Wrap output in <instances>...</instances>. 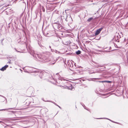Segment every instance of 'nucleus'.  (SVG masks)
I'll return each instance as SVG.
<instances>
[{
    "mask_svg": "<svg viewBox=\"0 0 128 128\" xmlns=\"http://www.w3.org/2000/svg\"><path fill=\"white\" fill-rule=\"evenodd\" d=\"M49 47L50 48H51V46H49Z\"/></svg>",
    "mask_w": 128,
    "mask_h": 128,
    "instance_id": "nucleus-38",
    "label": "nucleus"
},
{
    "mask_svg": "<svg viewBox=\"0 0 128 128\" xmlns=\"http://www.w3.org/2000/svg\"><path fill=\"white\" fill-rule=\"evenodd\" d=\"M102 29V28H101L96 30V35L98 34L100 32Z\"/></svg>",
    "mask_w": 128,
    "mask_h": 128,
    "instance_id": "nucleus-8",
    "label": "nucleus"
},
{
    "mask_svg": "<svg viewBox=\"0 0 128 128\" xmlns=\"http://www.w3.org/2000/svg\"><path fill=\"white\" fill-rule=\"evenodd\" d=\"M55 39H56V41H54L53 42V44L55 46H57L59 45L60 42L58 40V38L57 37H56Z\"/></svg>",
    "mask_w": 128,
    "mask_h": 128,
    "instance_id": "nucleus-2",
    "label": "nucleus"
},
{
    "mask_svg": "<svg viewBox=\"0 0 128 128\" xmlns=\"http://www.w3.org/2000/svg\"><path fill=\"white\" fill-rule=\"evenodd\" d=\"M96 50L95 49H94V48H92L91 50V52L93 55L95 54L96 55V53L95 52L96 51Z\"/></svg>",
    "mask_w": 128,
    "mask_h": 128,
    "instance_id": "nucleus-5",
    "label": "nucleus"
},
{
    "mask_svg": "<svg viewBox=\"0 0 128 128\" xmlns=\"http://www.w3.org/2000/svg\"><path fill=\"white\" fill-rule=\"evenodd\" d=\"M14 49L15 50H16V51L18 52H20V53H22L23 52H21V51H18V50H16V48H14Z\"/></svg>",
    "mask_w": 128,
    "mask_h": 128,
    "instance_id": "nucleus-20",
    "label": "nucleus"
},
{
    "mask_svg": "<svg viewBox=\"0 0 128 128\" xmlns=\"http://www.w3.org/2000/svg\"><path fill=\"white\" fill-rule=\"evenodd\" d=\"M111 82V81H107V82L108 83H110Z\"/></svg>",
    "mask_w": 128,
    "mask_h": 128,
    "instance_id": "nucleus-29",
    "label": "nucleus"
},
{
    "mask_svg": "<svg viewBox=\"0 0 128 128\" xmlns=\"http://www.w3.org/2000/svg\"><path fill=\"white\" fill-rule=\"evenodd\" d=\"M95 73V72H92V73H91V74H92V73Z\"/></svg>",
    "mask_w": 128,
    "mask_h": 128,
    "instance_id": "nucleus-42",
    "label": "nucleus"
},
{
    "mask_svg": "<svg viewBox=\"0 0 128 128\" xmlns=\"http://www.w3.org/2000/svg\"><path fill=\"white\" fill-rule=\"evenodd\" d=\"M8 67V65H6L4 67H2V68L0 69V70L2 71H4L6 70V68Z\"/></svg>",
    "mask_w": 128,
    "mask_h": 128,
    "instance_id": "nucleus-6",
    "label": "nucleus"
},
{
    "mask_svg": "<svg viewBox=\"0 0 128 128\" xmlns=\"http://www.w3.org/2000/svg\"><path fill=\"white\" fill-rule=\"evenodd\" d=\"M57 60L56 59V60L53 58H52V60H51L50 61L49 64H54L56 62Z\"/></svg>",
    "mask_w": 128,
    "mask_h": 128,
    "instance_id": "nucleus-4",
    "label": "nucleus"
},
{
    "mask_svg": "<svg viewBox=\"0 0 128 128\" xmlns=\"http://www.w3.org/2000/svg\"><path fill=\"white\" fill-rule=\"evenodd\" d=\"M126 41H127L126 42V45H128V40H127Z\"/></svg>",
    "mask_w": 128,
    "mask_h": 128,
    "instance_id": "nucleus-26",
    "label": "nucleus"
},
{
    "mask_svg": "<svg viewBox=\"0 0 128 128\" xmlns=\"http://www.w3.org/2000/svg\"><path fill=\"white\" fill-rule=\"evenodd\" d=\"M82 82V80H79V82H78V83H80V82Z\"/></svg>",
    "mask_w": 128,
    "mask_h": 128,
    "instance_id": "nucleus-27",
    "label": "nucleus"
},
{
    "mask_svg": "<svg viewBox=\"0 0 128 128\" xmlns=\"http://www.w3.org/2000/svg\"><path fill=\"white\" fill-rule=\"evenodd\" d=\"M94 56H93V58L92 57V62H94V63H95V60H94Z\"/></svg>",
    "mask_w": 128,
    "mask_h": 128,
    "instance_id": "nucleus-17",
    "label": "nucleus"
},
{
    "mask_svg": "<svg viewBox=\"0 0 128 128\" xmlns=\"http://www.w3.org/2000/svg\"><path fill=\"white\" fill-rule=\"evenodd\" d=\"M43 72H41L39 76L41 78H42V76H43Z\"/></svg>",
    "mask_w": 128,
    "mask_h": 128,
    "instance_id": "nucleus-9",
    "label": "nucleus"
},
{
    "mask_svg": "<svg viewBox=\"0 0 128 128\" xmlns=\"http://www.w3.org/2000/svg\"><path fill=\"white\" fill-rule=\"evenodd\" d=\"M72 20V18L70 14L67 15L66 20L67 21H70Z\"/></svg>",
    "mask_w": 128,
    "mask_h": 128,
    "instance_id": "nucleus-3",
    "label": "nucleus"
},
{
    "mask_svg": "<svg viewBox=\"0 0 128 128\" xmlns=\"http://www.w3.org/2000/svg\"><path fill=\"white\" fill-rule=\"evenodd\" d=\"M70 85L71 86L68 87V89L70 90H72L74 88L73 86H72V85L71 84H70Z\"/></svg>",
    "mask_w": 128,
    "mask_h": 128,
    "instance_id": "nucleus-14",
    "label": "nucleus"
},
{
    "mask_svg": "<svg viewBox=\"0 0 128 128\" xmlns=\"http://www.w3.org/2000/svg\"><path fill=\"white\" fill-rule=\"evenodd\" d=\"M44 35L46 36H50L49 35V33L47 32H46V33L44 32Z\"/></svg>",
    "mask_w": 128,
    "mask_h": 128,
    "instance_id": "nucleus-12",
    "label": "nucleus"
},
{
    "mask_svg": "<svg viewBox=\"0 0 128 128\" xmlns=\"http://www.w3.org/2000/svg\"><path fill=\"white\" fill-rule=\"evenodd\" d=\"M42 100H43V101H44V100H43V98H42ZM46 101H45V102H46ZM47 101V102H50V101Z\"/></svg>",
    "mask_w": 128,
    "mask_h": 128,
    "instance_id": "nucleus-33",
    "label": "nucleus"
},
{
    "mask_svg": "<svg viewBox=\"0 0 128 128\" xmlns=\"http://www.w3.org/2000/svg\"><path fill=\"white\" fill-rule=\"evenodd\" d=\"M84 108L85 109H86L87 110H88L87 109V108L85 106H84Z\"/></svg>",
    "mask_w": 128,
    "mask_h": 128,
    "instance_id": "nucleus-24",
    "label": "nucleus"
},
{
    "mask_svg": "<svg viewBox=\"0 0 128 128\" xmlns=\"http://www.w3.org/2000/svg\"><path fill=\"white\" fill-rule=\"evenodd\" d=\"M57 106H58L59 107V108H61L60 106H58V105H57Z\"/></svg>",
    "mask_w": 128,
    "mask_h": 128,
    "instance_id": "nucleus-34",
    "label": "nucleus"
},
{
    "mask_svg": "<svg viewBox=\"0 0 128 128\" xmlns=\"http://www.w3.org/2000/svg\"><path fill=\"white\" fill-rule=\"evenodd\" d=\"M81 51L80 50H78L76 52V54L77 55L80 54L81 53Z\"/></svg>",
    "mask_w": 128,
    "mask_h": 128,
    "instance_id": "nucleus-13",
    "label": "nucleus"
},
{
    "mask_svg": "<svg viewBox=\"0 0 128 128\" xmlns=\"http://www.w3.org/2000/svg\"><path fill=\"white\" fill-rule=\"evenodd\" d=\"M10 112L13 114H15L16 112V111H11Z\"/></svg>",
    "mask_w": 128,
    "mask_h": 128,
    "instance_id": "nucleus-21",
    "label": "nucleus"
},
{
    "mask_svg": "<svg viewBox=\"0 0 128 128\" xmlns=\"http://www.w3.org/2000/svg\"><path fill=\"white\" fill-rule=\"evenodd\" d=\"M51 51H52V52H53V51H52V49H51Z\"/></svg>",
    "mask_w": 128,
    "mask_h": 128,
    "instance_id": "nucleus-40",
    "label": "nucleus"
},
{
    "mask_svg": "<svg viewBox=\"0 0 128 128\" xmlns=\"http://www.w3.org/2000/svg\"><path fill=\"white\" fill-rule=\"evenodd\" d=\"M42 9L43 11L44 12L45 9L43 6H42Z\"/></svg>",
    "mask_w": 128,
    "mask_h": 128,
    "instance_id": "nucleus-22",
    "label": "nucleus"
},
{
    "mask_svg": "<svg viewBox=\"0 0 128 128\" xmlns=\"http://www.w3.org/2000/svg\"><path fill=\"white\" fill-rule=\"evenodd\" d=\"M110 120V121H111V122H113V121H112V120Z\"/></svg>",
    "mask_w": 128,
    "mask_h": 128,
    "instance_id": "nucleus-39",
    "label": "nucleus"
},
{
    "mask_svg": "<svg viewBox=\"0 0 128 128\" xmlns=\"http://www.w3.org/2000/svg\"><path fill=\"white\" fill-rule=\"evenodd\" d=\"M82 105L84 107V106H85L84 104H82Z\"/></svg>",
    "mask_w": 128,
    "mask_h": 128,
    "instance_id": "nucleus-28",
    "label": "nucleus"
},
{
    "mask_svg": "<svg viewBox=\"0 0 128 128\" xmlns=\"http://www.w3.org/2000/svg\"><path fill=\"white\" fill-rule=\"evenodd\" d=\"M96 80V78H90L88 79V81H95Z\"/></svg>",
    "mask_w": 128,
    "mask_h": 128,
    "instance_id": "nucleus-11",
    "label": "nucleus"
},
{
    "mask_svg": "<svg viewBox=\"0 0 128 128\" xmlns=\"http://www.w3.org/2000/svg\"><path fill=\"white\" fill-rule=\"evenodd\" d=\"M29 52L33 56L34 59L36 60L43 61L47 58V57L44 56H42L40 55L35 54L33 50H31Z\"/></svg>",
    "mask_w": 128,
    "mask_h": 128,
    "instance_id": "nucleus-1",
    "label": "nucleus"
},
{
    "mask_svg": "<svg viewBox=\"0 0 128 128\" xmlns=\"http://www.w3.org/2000/svg\"><path fill=\"white\" fill-rule=\"evenodd\" d=\"M101 118H99V119H101ZM99 118H96V119H98Z\"/></svg>",
    "mask_w": 128,
    "mask_h": 128,
    "instance_id": "nucleus-41",
    "label": "nucleus"
},
{
    "mask_svg": "<svg viewBox=\"0 0 128 128\" xmlns=\"http://www.w3.org/2000/svg\"><path fill=\"white\" fill-rule=\"evenodd\" d=\"M13 108H8V109H4L0 110V111H2V110H11V109H12Z\"/></svg>",
    "mask_w": 128,
    "mask_h": 128,
    "instance_id": "nucleus-19",
    "label": "nucleus"
},
{
    "mask_svg": "<svg viewBox=\"0 0 128 128\" xmlns=\"http://www.w3.org/2000/svg\"><path fill=\"white\" fill-rule=\"evenodd\" d=\"M5 126L2 124H0V128H5Z\"/></svg>",
    "mask_w": 128,
    "mask_h": 128,
    "instance_id": "nucleus-16",
    "label": "nucleus"
},
{
    "mask_svg": "<svg viewBox=\"0 0 128 128\" xmlns=\"http://www.w3.org/2000/svg\"><path fill=\"white\" fill-rule=\"evenodd\" d=\"M25 44H26V47L27 48V43L26 42Z\"/></svg>",
    "mask_w": 128,
    "mask_h": 128,
    "instance_id": "nucleus-31",
    "label": "nucleus"
},
{
    "mask_svg": "<svg viewBox=\"0 0 128 128\" xmlns=\"http://www.w3.org/2000/svg\"><path fill=\"white\" fill-rule=\"evenodd\" d=\"M96 52L98 51L97 50H96Z\"/></svg>",
    "mask_w": 128,
    "mask_h": 128,
    "instance_id": "nucleus-44",
    "label": "nucleus"
},
{
    "mask_svg": "<svg viewBox=\"0 0 128 128\" xmlns=\"http://www.w3.org/2000/svg\"><path fill=\"white\" fill-rule=\"evenodd\" d=\"M93 19V18L92 17H91L89 18L88 20L87 21L88 22H90Z\"/></svg>",
    "mask_w": 128,
    "mask_h": 128,
    "instance_id": "nucleus-15",
    "label": "nucleus"
},
{
    "mask_svg": "<svg viewBox=\"0 0 128 128\" xmlns=\"http://www.w3.org/2000/svg\"><path fill=\"white\" fill-rule=\"evenodd\" d=\"M8 62L9 63H10V62Z\"/></svg>",
    "mask_w": 128,
    "mask_h": 128,
    "instance_id": "nucleus-43",
    "label": "nucleus"
},
{
    "mask_svg": "<svg viewBox=\"0 0 128 128\" xmlns=\"http://www.w3.org/2000/svg\"><path fill=\"white\" fill-rule=\"evenodd\" d=\"M0 96H1L2 97H3L4 98H5V99L6 100H7V99H6V98L5 97H4V96H2L0 95Z\"/></svg>",
    "mask_w": 128,
    "mask_h": 128,
    "instance_id": "nucleus-23",
    "label": "nucleus"
},
{
    "mask_svg": "<svg viewBox=\"0 0 128 128\" xmlns=\"http://www.w3.org/2000/svg\"><path fill=\"white\" fill-rule=\"evenodd\" d=\"M125 41H126L125 38H124V42Z\"/></svg>",
    "mask_w": 128,
    "mask_h": 128,
    "instance_id": "nucleus-37",
    "label": "nucleus"
},
{
    "mask_svg": "<svg viewBox=\"0 0 128 128\" xmlns=\"http://www.w3.org/2000/svg\"><path fill=\"white\" fill-rule=\"evenodd\" d=\"M95 35H96V32H95Z\"/></svg>",
    "mask_w": 128,
    "mask_h": 128,
    "instance_id": "nucleus-36",
    "label": "nucleus"
},
{
    "mask_svg": "<svg viewBox=\"0 0 128 128\" xmlns=\"http://www.w3.org/2000/svg\"><path fill=\"white\" fill-rule=\"evenodd\" d=\"M54 104L55 105L57 106V105L56 103H55V102H53Z\"/></svg>",
    "mask_w": 128,
    "mask_h": 128,
    "instance_id": "nucleus-32",
    "label": "nucleus"
},
{
    "mask_svg": "<svg viewBox=\"0 0 128 128\" xmlns=\"http://www.w3.org/2000/svg\"><path fill=\"white\" fill-rule=\"evenodd\" d=\"M102 67L101 65H100L98 64H96V68L100 67Z\"/></svg>",
    "mask_w": 128,
    "mask_h": 128,
    "instance_id": "nucleus-18",
    "label": "nucleus"
},
{
    "mask_svg": "<svg viewBox=\"0 0 128 128\" xmlns=\"http://www.w3.org/2000/svg\"><path fill=\"white\" fill-rule=\"evenodd\" d=\"M24 70L25 72H28L27 71L26 72V70L25 69V68H24Z\"/></svg>",
    "mask_w": 128,
    "mask_h": 128,
    "instance_id": "nucleus-30",
    "label": "nucleus"
},
{
    "mask_svg": "<svg viewBox=\"0 0 128 128\" xmlns=\"http://www.w3.org/2000/svg\"><path fill=\"white\" fill-rule=\"evenodd\" d=\"M100 37L99 38H98V39H96V40H99L100 39Z\"/></svg>",
    "mask_w": 128,
    "mask_h": 128,
    "instance_id": "nucleus-35",
    "label": "nucleus"
},
{
    "mask_svg": "<svg viewBox=\"0 0 128 128\" xmlns=\"http://www.w3.org/2000/svg\"><path fill=\"white\" fill-rule=\"evenodd\" d=\"M107 82V80H104V81H102V82Z\"/></svg>",
    "mask_w": 128,
    "mask_h": 128,
    "instance_id": "nucleus-25",
    "label": "nucleus"
},
{
    "mask_svg": "<svg viewBox=\"0 0 128 128\" xmlns=\"http://www.w3.org/2000/svg\"><path fill=\"white\" fill-rule=\"evenodd\" d=\"M59 80H61V81H62L63 80L64 81H68V80L64 79V78H61V77H59Z\"/></svg>",
    "mask_w": 128,
    "mask_h": 128,
    "instance_id": "nucleus-10",
    "label": "nucleus"
},
{
    "mask_svg": "<svg viewBox=\"0 0 128 128\" xmlns=\"http://www.w3.org/2000/svg\"><path fill=\"white\" fill-rule=\"evenodd\" d=\"M56 24H57V26L59 30H60V29H62V27L61 26L62 25L60 24L59 23H56Z\"/></svg>",
    "mask_w": 128,
    "mask_h": 128,
    "instance_id": "nucleus-7",
    "label": "nucleus"
}]
</instances>
